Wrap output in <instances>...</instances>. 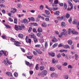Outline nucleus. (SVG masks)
<instances>
[{"instance_id":"f257e3e1","label":"nucleus","mask_w":79,"mask_h":79,"mask_svg":"<svg viewBox=\"0 0 79 79\" xmlns=\"http://www.w3.org/2000/svg\"><path fill=\"white\" fill-rule=\"evenodd\" d=\"M23 28H24V25H23L19 26L16 25H15V29L16 31H21L23 30Z\"/></svg>"},{"instance_id":"f03ea898","label":"nucleus","mask_w":79,"mask_h":79,"mask_svg":"<svg viewBox=\"0 0 79 79\" xmlns=\"http://www.w3.org/2000/svg\"><path fill=\"white\" fill-rule=\"evenodd\" d=\"M10 40L12 42H14V45H16V46L17 47H20V45H19V44H21V43L18 41H15V40L12 38H10Z\"/></svg>"},{"instance_id":"7ed1b4c3","label":"nucleus","mask_w":79,"mask_h":79,"mask_svg":"<svg viewBox=\"0 0 79 79\" xmlns=\"http://www.w3.org/2000/svg\"><path fill=\"white\" fill-rule=\"evenodd\" d=\"M71 32L73 34H75L76 35H77L78 34V32L75 31L74 29H72L71 30L70 29H69V34H70Z\"/></svg>"},{"instance_id":"20e7f679","label":"nucleus","mask_w":79,"mask_h":79,"mask_svg":"<svg viewBox=\"0 0 79 79\" xmlns=\"http://www.w3.org/2000/svg\"><path fill=\"white\" fill-rule=\"evenodd\" d=\"M47 73V71L46 70L43 71L41 73V77H44L45 76H46Z\"/></svg>"},{"instance_id":"39448f33","label":"nucleus","mask_w":79,"mask_h":79,"mask_svg":"<svg viewBox=\"0 0 79 79\" xmlns=\"http://www.w3.org/2000/svg\"><path fill=\"white\" fill-rule=\"evenodd\" d=\"M25 40L27 43H29L31 44V39H29L28 40V36H27L25 38Z\"/></svg>"},{"instance_id":"423d86ee","label":"nucleus","mask_w":79,"mask_h":79,"mask_svg":"<svg viewBox=\"0 0 79 79\" xmlns=\"http://www.w3.org/2000/svg\"><path fill=\"white\" fill-rule=\"evenodd\" d=\"M36 35H37V36H38V37H39L40 38H42V39L44 37V35H42V33H37Z\"/></svg>"},{"instance_id":"0eeeda50","label":"nucleus","mask_w":79,"mask_h":79,"mask_svg":"<svg viewBox=\"0 0 79 79\" xmlns=\"http://www.w3.org/2000/svg\"><path fill=\"white\" fill-rule=\"evenodd\" d=\"M25 64L27 66H28L29 67H31V66L33 65V64H32V63H31L30 64L29 62L27 61H25Z\"/></svg>"},{"instance_id":"6e6552de","label":"nucleus","mask_w":79,"mask_h":79,"mask_svg":"<svg viewBox=\"0 0 79 79\" xmlns=\"http://www.w3.org/2000/svg\"><path fill=\"white\" fill-rule=\"evenodd\" d=\"M62 31L64 33V35L65 36H67V32H68L66 31V30L65 29H63L62 30Z\"/></svg>"},{"instance_id":"1a4fd4ad","label":"nucleus","mask_w":79,"mask_h":79,"mask_svg":"<svg viewBox=\"0 0 79 79\" xmlns=\"http://www.w3.org/2000/svg\"><path fill=\"white\" fill-rule=\"evenodd\" d=\"M36 52L38 53V54H42V52L40 51V49H38L36 50Z\"/></svg>"},{"instance_id":"9d476101","label":"nucleus","mask_w":79,"mask_h":79,"mask_svg":"<svg viewBox=\"0 0 79 79\" xmlns=\"http://www.w3.org/2000/svg\"><path fill=\"white\" fill-rule=\"evenodd\" d=\"M58 0H55L54 1V3L52 4V6H55L56 4H58Z\"/></svg>"},{"instance_id":"9b49d317","label":"nucleus","mask_w":79,"mask_h":79,"mask_svg":"<svg viewBox=\"0 0 79 79\" xmlns=\"http://www.w3.org/2000/svg\"><path fill=\"white\" fill-rule=\"evenodd\" d=\"M44 47L45 49H46L47 47H48V43L47 41L45 42L44 44Z\"/></svg>"},{"instance_id":"f8f14e48","label":"nucleus","mask_w":79,"mask_h":79,"mask_svg":"<svg viewBox=\"0 0 79 79\" xmlns=\"http://www.w3.org/2000/svg\"><path fill=\"white\" fill-rule=\"evenodd\" d=\"M29 36L31 38H34V33H31V35H29Z\"/></svg>"},{"instance_id":"ddd939ff","label":"nucleus","mask_w":79,"mask_h":79,"mask_svg":"<svg viewBox=\"0 0 79 79\" xmlns=\"http://www.w3.org/2000/svg\"><path fill=\"white\" fill-rule=\"evenodd\" d=\"M67 42L69 45H71L73 43V41L71 40H69Z\"/></svg>"},{"instance_id":"4468645a","label":"nucleus","mask_w":79,"mask_h":79,"mask_svg":"<svg viewBox=\"0 0 79 79\" xmlns=\"http://www.w3.org/2000/svg\"><path fill=\"white\" fill-rule=\"evenodd\" d=\"M6 75H8V76H11L12 77L13 75H12V73H11L10 72H7L6 73Z\"/></svg>"},{"instance_id":"2eb2a0df","label":"nucleus","mask_w":79,"mask_h":79,"mask_svg":"<svg viewBox=\"0 0 79 79\" xmlns=\"http://www.w3.org/2000/svg\"><path fill=\"white\" fill-rule=\"evenodd\" d=\"M68 4H69L70 6H72L73 7V4L71 2L69 1L68 0Z\"/></svg>"},{"instance_id":"dca6fc26","label":"nucleus","mask_w":79,"mask_h":79,"mask_svg":"<svg viewBox=\"0 0 79 79\" xmlns=\"http://www.w3.org/2000/svg\"><path fill=\"white\" fill-rule=\"evenodd\" d=\"M49 55H50L51 56L54 57L55 56V53L53 52H51L50 53V52L48 53Z\"/></svg>"},{"instance_id":"f3484780","label":"nucleus","mask_w":79,"mask_h":79,"mask_svg":"<svg viewBox=\"0 0 79 79\" xmlns=\"http://www.w3.org/2000/svg\"><path fill=\"white\" fill-rule=\"evenodd\" d=\"M56 67L59 70H60V71L61 70V66L57 65H56Z\"/></svg>"},{"instance_id":"a211bd4d","label":"nucleus","mask_w":79,"mask_h":79,"mask_svg":"<svg viewBox=\"0 0 79 79\" xmlns=\"http://www.w3.org/2000/svg\"><path fill=\"white\" fill-rule=\"evenodd\" d=\"M63 47L64 48H70L69 46L68 45H66L64 46Z\"/></svg>"},{"instance_id":"6ab92c4d","label":"nucleus","mask_w":79,"mask_h":79,"mask_svg":"<svg viewBox=\"0 0 79 79\" xmlns=\"http://www.w3.org/2000/svg\"><path fill=\"white\" fill-rule=\"evenodd\" d=\"M52 42H58V40L54 38L52 40Z\"/></svg>"},{"instance_id":"aec40b11","label":"nucleus","mask_w":79,"mask_h":79,"mask_svg":"<svg viewBox=\"0 0 79 79\" xmlns=\"http://www.w3.org/2000/svg\"><path fill=\"white\" fill-rule=\"evenodd\" d=\"M47 23H43L42 24V26L44 27H47Z\"/></svg>"},{"instance_id":"412c9836","label":"nucleus","mask_w":79,"mask_h":79,"mask_svg":"<svg viewBox=\"0 0 79 79\" xmlns=\"http://www.w3.org/2000/svg\"><path fill=\"white\" fill-rule=\"evenodd\" d=\"M38 32H42V30L41 28L39 27L38 29Z\"/></svg>"},{"instance_id":"4be33fe9","label":"nucleus","mask_w":79,"mask_h":79,"mask_svg":"<svg viewBox=\"0 0 79 79\" xmlns=\"http://www.w3.org/2000/svg\"><path fill=\"white\" fill-rule=\"evenodd\" d=\"M18 37L21 39L23 38V35L22 34H19L18 35Z\"/></svg>"},{"instance_id":"5701e85b","label":"nucleus","mask_w":79,"mask_h":79,"mask_svg":"<svg viewBox=\"0 0 79 79\" xmlns=\"http://www.w3.org/2000/svg\"><path fill=\"white\" fill-rule=\"evenodd\" d=\"M34 39V42L35 43H37V42H38V40L37 39V38L35 37Z\"/></svg>"},{"instance_id":"b1692460","label":"nucleus","mask_w":79,"mask_h":79,"mask_svg":"<svg viewBox=\"0 0 79 79\" xmlns=\"http://www.w3.org/2000/svg\"><path fill=\"white\" fill-rule=\"evenodd\" d=\"M61 26L62 27H65V26H66V24L64 22H62L61 23Z\"/></svg>"},{"instance_id":"393cba45","label":"nucleus","mask_w":79,"mask_h":79,"mask_svg":"<svg viewBox=\"0 0 79 79\" xmlns=\"http://www.w3.org/2000/svg\"><path fill=\"white\" fill-rule=\"evenodd\" d=\"M14 23L15 24H17L18 23V19L16 18H15L14 20Z\"/></svg>"},{"instance_id":"a878e982","label":"nucleus","mask_w":79,"mask_h":79,"mask_svg":"<svg viewBox=\"0 0 79 79\" xmlns=\"http://www.w3.org/2000/svg\"><path fill=\"white\" fill-rule=\"evenodd\" d=\"M70 16V15L68 13L66 14V15L65 16L66 18L68 19V18H69V17Z\"/></svg>"},{"instance_id":"bb28decb","label":"nucleus","mask_w":79,"mask_h":79,"mask_svg":"<svg viewBox=\"0 0 79 79\" xmlns=\"http://www.w3.org/2000/svg\"><path fill=\"white\" fill-rule=\"evenodd\" d=\"M64 77L65 79H68V78H69L68 75H64Z\"/></svg>"},{"instance_id":"cd10ccee","label":"nucleus","mask_w":79,"mask_h":79,"mask_svg":"<svg viewBox=\"0 0 79 79\" xmlns=\"http://www.w3.org/2000/svg\"><path fill=\"white\" fill-rule=\"evenodd\" d=\"M27 58H28V59H29L30 60H31V59H32V58L33 57V56H27Z\"/></svg>"},{"instance_id":"c85d7f7f","label":"nucleus","mask_w":79,"mask_h":79,"mask_svg":"<svg viewBox=\"0 0 79 79\" xmlns=\"http://www.w3.org/2000/svg\"><path fill=\"white\" fill-rule=\"evenodd\" d=\"M58 19L59 21H61L62 19H63V16H62L61 17H58Z\"/></svg>"},{"instance_id":"c756f323","label":"nucleus","mask_w":79,"mask_h":79,"mask_svg":"<svg viewBox=\"0 0 79 79\" xmlns=\"http://www.w3.org/2000/svg\"><path fill=\"white\" fill-rule=\"evenodd\" d=\"M45 13L47 15H50V12L48 11V10H45Z\"/></svg>"},{"instance_id":"7c9ffc66","label":"nucleus","mask_w":79,"mask_h":79,"mask_svg":"<svg viewBox=\"0 0 79 79\" xmlns=\"http://www.w3.org/2000/svg\"><path fill=\"white\" fill-rule=\"evenodd\" d=\"M64 10H66L67 8V4H66V3H64Z\"/></svg>"},{"instance_id":"2f4dec72","label":"nucleus","mask_w":79,"mask_h":79,"mask_svg":"<svg viewBox=\"0 0 79 79\" xmlns=\"http://www.w3.org/2000/svg\"><path fill=\"white\" fill-rule=\"evenodd\" d=\"M23 23L25 24H27V20L26 19H25L23 20Z\"/></svg>"},{"instance_id":"473e14b6","label":"nucleus","mask_w":79,"mask_h":79,"mask_svg":"<svg viewBox=\"0 0 79 79\" xmlns=\"http://www.w3.org/2000/svg\"><path fill=\"white\" fill-rule=\"evenodd\" d=\"M40 8L41 10H43V9H44V6L42 5H41L40 6Z\"/></svg>"},{"instance_id":"72a5a7b5","label":"nucleus","mask_w":79,"mask_h":79,"mask_svg":"<svg viewBox=\"0 0 79 79\" xmlns=\"http://www.w3.org/2000/svg\"><path fill=\"white\" fill-rule=\"evenodd\" d=\"M4 54V55L5 56H6V51H5L3 50L1 51Z\"/></svg>"},{"instance_id":"f704fd0d","label":"nucleus","mask_w":79,"mask_h":79,"mask_svg":"<svg viewBox=\"0 0 79 79\" xmlns=\"http://www.w3.org/2000/svg\"><path fill=\"white\" fill-rule=\"evenodd\" d=\"M2 63H4L5 65L7 66L8 64H7V63H6V61L5 60H4L3 62H2Z\"/></svg>"},{"instance_id":"c9c22d12","label":"nucleus","mask_w":79,"mask_h":79,"mask_svg":"<svg viewBox=\"0 0 79 79\" xmlns=\"http://www.w3.org/2000/svg\"><path fill=\"white\" fill-rule=\"evenodd\" d=\"M54 15H60V12L56 11V13H54Z\"/></svg>"},{"instance_id":"e433bc0d","label":"nucleus","mask_w":79,"mask_h":79,"mask_svg":"<svg viewBox=\"0 0 79 79\" xmlns=\"http://www.w3.org/2000/svg\"><path fill=\"white\" fill-rule=\"evenodd\" d=\"M46 8L47 9H48V10H49L50 11H51L52 10V8L48 7V6H46Z\"/></svg>"},{"instance_id":"4c0bfd02","label":"nucleus","mask_w":79,"mask_h":79,"mask_svg":"<svg viewBox=\"0 0 79 79\" xmlns=\"http://www.w3.org/2000/svg\"><path fill=\"white\" fill-rule=\"evenodd\" d=\"M31 25H33V26H37L38 25H37V23H31Z\"/></svg>"},{"instance_id":"58836bf2","label":"nucleus","mask_w":79,"mask_h":79,"mask_svg":"<svg viewBox=\"0 0 79 79\" xmlns=\"http://www.w3.org/2000/svg\"><path fill=\"white\" fill-rule=\"evenodd\" d=\"M55 73H53L51 74V77H55Z\"/></svg>"},{"instance_id":"ea45409f","label":"nucleus","mask_w":79,"mask_h":79,"mask_svg":"<svg viewBox=\"0 0 79 79\" xmlns=\"http://www.w3.org/2000/svg\"><path fill=\"white\" fill-rule=\"evenodd\" d=\"M68 68H70V69H72V68H73V67L71 65H69L68 66Z\"/></svg>"},{"instance_id":"a19ab883","label":"nucleus","mask_w":79,"mask_h":79,"mask_svg":"<svg viewBox=\"0 0 79 79\" xmlns=\"http://www.w3.org/2000/svg\"><path fill=\"white\" fill-rule=\"evenodd\" d=\"M69 23H71V22H72V18H70L69 19Z\"/></svg>"},{"instance_id":"79ce46f5","label":"nucleus","mask_w":79,"mask_h":79,"mask_svg":"<svg viewBox=\"0 0 79 79\" xmlns=\"http://www.w3.org/2000/svg\"><path fill=\"white\" fill-rule=\"evenodd\" d=\"M50 69L51 71H55V68L53 67H51L50 68Z\"/></svg>"},{"instance_id":"37998d69","label":"nucleus","mask_w":79,"mask_h":79,"mask_svg":"<svg viewBox=\"0 0 79 79\" xmlns=\"http://www.w3.org/2000/svg\"><path fill=\"white\" fill-rule=\"evenodd\" d=\"M57 45H58V44H57V43L54 44L52 46L53 48H55V47H56V46H57Z\"/></svg>"},{"instance_id":"c03bdc74","label":"nucleus","mask_w":79,"mask_h":79,"mask_svg":"<svg viewBox=\"0 0 79 79\" xmlns=\"http://www.w3.org/2000/svg\"><path fill=\"white\" fill-rule=\"evenodd\" d=\"M14 74L15 77H17L18 76V74L16 72H15Z\"/></svg>"},{"instance_id":"a18cd8bd","label":"nucleus","mask_w":79,"mask_h":79,"mask_svg":"<svg viewBox=\"0 0 79 79\" xmlns=\"http://www.w3.org/2000/svg\"><path fill=\"white\" fill-rule=\"evenodd\" d=\"M40 69L41 71L42 70H44V67L42 66H41L40 67Z\"/></svg>"},{"instance_id":"49530a36","label":"nucleus","mask_w":79,"mask_h":79,"mask_svg":"<svg viewBox=\"0 0 79 79\" xmlns=\"http://www.w3.org/2000/svg\"><path fill=\"white\" fill-rule=\"evenodd\" d=\"M40 42L41 43H43L44 42V40L43 39H41L40 40Z\"/></svg>"},{"instance_id":"de8ad7c7","label":"nucleus","mask_w":79,"mask_h":79,"mask_svg":"<svg viewBox=\"0 0 79 79\" xmlns=\"http://www.w3.org/2000/svg\"><path fill=\"white\" fill-rule=\"evenodd\" d=\"M60 57H61V55L60 54H58L57 56V58H60Z\"/></svg>"},{"instance_id":"09e8293b","label":"nucleus","mask_w":79,"mask_h":79,"mask_svg":"<svg viewBox=\"0 0 79 79\" xmlns=\"http://www.w3.org/2000/svg\"><path fill=\"white\" fill-rule=\"evenodd\" d=\"M32 27H30L29 28V30H28V32H31V31L32 29Z\"/></svg>"},{"instance_id":"8fccbe9b","label":"nucleus","mask_w":79,"mask_h":79,"mask_svg":"<svg viewBox=\"0 0 79 79\" xmlns=\"http://www.w3.org/2000/svg\"><path fill=\"white\" fill-rule=\"evenodd\" d=\"M35 68L36 70L39 69V67H38V64H37L35 66Z\"/></svg>"},{"instance_id":"3c124183","label":"nucleus","mask_w":79,"mask_h":79,"mask_svg":"<svg viewBox=\"0 0 79 79\" xmlns=\"http://www.w3.org/2000/svg\"><path fill=\"white\" fill-rule=\"evenodd\" d=\"M71 8H68L67 9V10L68 11H70L71 10H72L73 9V7L71 6Z\"/></svg>"},{"instance_id":"603ef678","label":"nucleus","mask_w":79,"mask_h":79,"mask_svg":"<svg viewBox=\"0 0 79 79\" xmlns=\"http://www.w3.org/2000/svg\"><path fill=\"white\" fill-rule=\"evenodd\" d=\"M20 49H21L22 51L23 52H24V53L25 52V51L24 49L20 48Z\"/></svg>"},{"instance_id":"864d4df0","label":"nucleus","mask_w":79,"mask_h":79,"mask_svg":"<svg viewBox=\"0 0 79 79\" xmlns=\"http://www.w3.org/2000/svg\"><path fill=\"white\" fill-rule=\"evenodd\" d=\"M9 18V21H10V22H13V19L10 18Z\"/></svg>"},{"instance_id":"5fc2aeb1","label":"nucleus","mask_w":79,"mask_h":79,"mask_svg":"<svg viewBox=\"0 0 79 79\" xmlns=\"http://www.w3.org/2000/svg\"><path fill=\"white\" fill-rule=\"evenodd\" d=\"M56 62V60L55 59H52V63H55Z\"/></svg>"},{"instance_id":"6e6d98bb","label":"nucleus","mask_w":79,"mask_h":79,"mask_svg":"<svg viewBox=\"0 0 79 79\" xmlns=\"http://www.w3.org/2000/svg\"><path fill=\"white\" fill-rule=\"evenodd\" d=\"M5 2V0H0V3H3Z\"/></svg>"},{"instance_id":"4d7b16f0","label":"nucleus","mask_w":79,"mask_h":79,"mask_svg":"<svg viewBox=\"0 0 79 79\" xmlns=\"http://www.w3.org/2000/svg\"><path fill=\"white\" fill-rule=\"evenodd\" d=\"M73 24H76H76H77V22H75V20H74L73 22Z\"/></svg>"},{"instance_id":"13d9d810","label":"nucleus","mask_w":79,"mask_h":79,"mask_svg":"<svg viewBox=\"0 0 79 79\" xmlns=\"http://www.w3.org/2000/svg\"><path fill=\"white\" fill-rule=\"evenodd\" d=\"M35 47H40V44L36 45Z\"/></svg>"},{"instance_id":"bf43d9fd","label":"nucleus","mask_w":79,"mask_h":79,"mask_svg":"<svg viewBox=\"0 0 79 79\" xmlns=\"http://www.w3.org/2000/svg\"><path fill=\"white\" fill-rule=\"evenodd\" d=\"M30 20L31 21H34L35 20V19H34V18L33 17H31L30 18Z\"/></svg>"},{"instance_id":"052dcab7","label":"nucleus","mask_w":79,"mask_h":79,"mask_svg":"<svg viewBox=\"0 0 79 79\" xmlns=\"http://www.w3.org/2000/svg\"><path fill=\"white\" fill-rule=\"evenodd\" d=\"M29 72L30 74H32L34 73V72L32 71H30Z\"/></svg>"},{"instance_id":"680f3d73","label":"nucleus","mask_w":79,"mask_h":79,"mask_svg":"<svg viewBox=\"0 0 79 79\" xmlns=\"http://www.w3.org/2000/svg\"><path fill=\"white\" fill-rule=\"evenodd\" d=\"M5 26L7 28H10V25H5Z\"/></svg>"},{"instance_id":"e2e57ef3","label":"nucleus","mask_w":79,"mask_h":79,"mask_svg":"<svg viewBox=\"0 0 79 79\" xmlns=\"http://www.w3.org/2000/svg\"><path fill=\"white\" fill-rule=\"evenodd\" d=\"M7 63H8V64H12L11 62L9 61V60H7Z\"/></svg>"},{"instance_id":"0e129e2a","label":"nucleus","mask_w":79,"mask_h":79,"mask_svg":"<svg viewBox=\"0 0 79 79\" xmlns=\"http://www.w3.org/2000/svg\"><path fill=\"white\" fill-rule=\"evenodd\" d=\"M2 37L3 39H5L6 38V36L4 35L2 36Z\"/></svg>"},{"instance_id":"69168bd1","label":"nucleus","mask_w":79,"mask_h":79,"mask_svg":"<svg viewBox=\"0 0 79 79\" xmlns=\"http://www.w3.org/2000/svg\"><path fill=\"white\" fill-rule=\"evenodd\" d=\"M0 6L1 8H2V7H4L5 6V5L2 4H0Z\"/></svg>"},{"instance_id":"338daca9","label":"nucleus","mask_w":79,"mask_h":79,"mask_svg":"<svg viewBox=\"0 0 79 79\" xmlns=\"http://www.w3.org/2000/svg\"><path fill=\"white\" fill-rule=\"evenodd\" d=\"M33 53L35 55H37V52H35V51H33Z\"/></svg>"},{"instance_id":"774afa93","label":"nucleus","mask_w":79,"mask_h":79,"mask_svg":"<svg viewBox=\"0 0 79 79\" xmlns=\"http://www.w3.org/2000/svg\"><path fill=\"white\" fill-rule=\"evenodd\" d=\"M58 47H63V44H60L59 45H58Z\"/></svg>"}]
</instances>
